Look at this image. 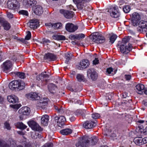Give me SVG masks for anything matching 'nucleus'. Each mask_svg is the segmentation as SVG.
<instances>
[{
  "label": "nucleus",
  "mask_w": 147,
  "mask_h": 147,
  "mask_svg": "<svg viewBox=\"0 0 147 147\" xmlns=\"http://www.w3.org/2000/svg\"><path fill=\"white\" fill-rule=\"evenodd\" d=\"M93 64L94 65H96L99 63V60L97 58H95L94 59L93 61Z\"/></svg>",
  "instance_id": "55"
},
{
  "label": "nucleus",
  "mask_w": 147,
  "mask_h": 147,
  "mask_svg": "<svg viewBox=\"0 0 147 147\" xmlns=\"http://www.w3.org/2000/svg\"><path fill=\"white\" fill-rule=\"evenodd\" d=\"M51 42V41L49 39L44 38L42 39V43L43 44H45L47 43H49Z\"/></svg>",
  "instance_id": "50"
},
{
  "label": "nucleus",
  "mask_w": 147,
  "mask_h": 147,
  "mask_svg": "<svg viewBox=\"0 0 147 147\" xmlns=\"http://www.w3.org/2000/svg\"><path fill=\"white\" fill-rule=\"evenodd\" d=\"M7 99L9 102L13 103H16L18 102V97L14 95L8 96Z\"/></svg>",
  "instance_id": "25"
},
{
  "label": "nucleus",
  "mask_w": 147,
  "mask_h": 147,
  "mask_svg": "<svg viewBox=\"0 0 147 147\" xmlns=\"http://www.w3.org/2000/svg\"><path fill=\"white\" fill-rule=\"evenodd\" d=\"M74 12L71 11H66L65 12L64 16L67 18H70L73 17Z\"/></svg>",
  "instance_id": "30"
},
{
  "label": "nucleus",
  "mask_w": 147,
  "mask_h": 147,
  "mask_svg": "<svg viewBox=\"0 0 147 147\" xmlns=\"http://www.w3.org/2000/svg\"><path fill=\"white\" fill-rule=\"evenodd\" d=\"M48 88L51 93L53 94L55 92V90L57 89V87L53 84H50L48 86Z\"/></svg>",
  "instance_id": "28"
},
{
  "label": "nucleus",
  "mask_w": 147,
  "mask_h": 147,
  "mask_svg": "<svg viewBox=\"0 0 147 147\" xmlns=\"http://www.w3.org/2000/svg\"><path fill=\"white\" fill-rule=\"evenodd\" d=\"M18 112V113L20 114L28 115L30 114V109L27 107H25L20 109Z\"/></svg>",
  "instance_id": "19"
},
{
  "label": "nucleus",
  "mask_w": 147,
  "mask_h": 147,
  "mask_svg": "<svg viewBox=\"0 0 147 147\" xmlns=\"http://www.w3.org/2000/svg\"><path fill=\"white\" fill-rule=\"evenodd\" d=\"M25 86V83L21 80H15L10 82L9 87L10 89L13 90H17L18 91L22 90Z\"/></svg>",
  "instance_id": "1"
},
{
  "label": "nucleus",
  "mask_w": 147,
  "mask_h": 147,
  "mask_svg": "<svg viewBox=\"0 0 147 147\" xmlns=\"http://www.w3.org/2000/svg\"><path fill=\"white\" fill-rule=\"evenodd\" d=\"M15 126L17 128L21 129H24L27 127L26 125L21 122H18L16 123L15 124Z\"/></svg>",
  "instance_id": "33"
},
{
  "label": "nucleus",
  "mask_w": 147,
  "mask_h": 147,
  "mask_svg": "<svg viewBox=\"0 0 147 147\" xmlns=\"http://www.w3.org/2000/svg\"><path fill=\"white\" fill-rule=\"evenodd\" d=\"M48 76L47 75L44 74L43 73L41 74L39 76H38L37 77V79L38 80H41L42 78H47Z\"/></svg>",
  "instance_id": "44"
},
{
  "label": "nucleus",
  "mask_w": 147,
  "mask_h": 147,
  "mask_svg": "<svg viewBox=\"0 0 147 147\" xmlns=\"http://www.w3.org/2000/svg\"><path fill=\"white\" fill-rule=\"evenodd\" d=\"M22 144L24 145V147H32V144L31 142H27L24 141Z\"/></svg>",
  "instance_id": "45"
},
{
  "label": "nucleus",
  "mask_w": 147,
  "mask_h": 147,
  "mask_svg": "<svg viewBox=\"0 0 147 147\" xmlns=\"http://www.w3.org/2000/svg\"><path fill=\"white\" fill-rule=\"evenodd\" d=\"M143 144H144L147 143V138L146 137L142 139Z\"/></svg>",
  "instance_id": "62"
},
{
  "label": "nucleus",
  "mask_w": 147,
  "mask_h": 147,
  "mask_svg": "<svg viewBox=\"0 0 147 147\" xmlns=\"http://www.w3.org/2000/svg\"><path fill=\"white\" fill-rule=\"evenodd\" d=\"M8 7L11 9L14 10L19 8L20 6L19 3L17 0H10L7 2Z\"/></svg>",
  "instance_id": "4"
},
{
  "label": "nucleus",
  "mask_w": 147,
  "mask_h": 147,
  "mask_svg": "<svg viewBox=\"0 0 147 147\" xmlns=\"http://www.w3.org/2000/svg\"><path fill=\"white\" fill-rule=\"evenodd\" d=\"M87 136H90V139H88L89 140V145L90 144V139L91 140V145L95 144L98 141V139L95 136H92L91 135H87Z\"/></svg>",
  "instance_id": "29"
},
{
  "label": "nucleus",
  "mask_w": 147,
  "mask_h": 147,
  "mask_svg": "<svg viewBox=\"0 0 147 147\" xmlns=\"http://www.w3.org/2000/svg\"><path fill=\"white\" fill-rule=\"evenodd\" d=\"M36 1H32L31 0H23V5L26 7H32L36 4Z\"/></svg>",
  "instance_id": "17"
},
{
  "label": "nucleus",
  "mask_w": 147,
  "mask_h": 147,
  "mask_svg": "<svg viewBox=\"0 0 147 147\" xmlns=\"http://www.w3.org/2000/svg\"><path fill=\"white\" fill-rule=\"evenodd\" d=\"M117 37V36L116 35L113 34H112L109 38V43L111 44H113L116 40Z\"/></svg>",
  "instance_id": "37"
},
{
  "label": "nucleus",
  "mask_w": 147,
  "mask_h": 147,
  "mask_svg": "<svg viewBox=\"0 0 147 147\" xmlns=\"http://www.w3.org/2000/svg\"><path fill=\"white\" fill-rule=\"evenodd\" d=\"M116 9L115 6H113L108 11L109 12L111 16L113 18H117L120 16L119 13L117 11Z\"/></svg>",
  "instance_id": "11"
},
{
  "label": "nucleus",
  "mask_w": 147,
  "mask_h": 147,
  "mask_svg": "<svg viewBox=\"0 0 147 147\" xmlns=\"http://www.w3.org/2000/svg\"><path fill=\"white\" fill-rule=\"evenodd\" d=\"M4 127L8 130H10L11 128L9 123L8 121H6L5 122Z\"/></svg>",
  "instance_id": "42"
},
{
  "label": "nucleus",
  "mask_w": 147,
  "mask_h": 147,
  "mask_svg": "<svg viewBox=\"0 0 147 147\" xmlns=\"http://www.w3.org/2000/svg\"><path fill=\"white\" fill-rule=\"evenodd\" d=\"M94 122L91 121H87L83 124V127L86 129H90L94 127Z\"/></svg>",
  "instance_id": "26"
},
{
  "label": "nucleus",
  "mask_w": 147,
  "mask_h": 147,
  "mask_svg": "<svg viewBox=\"0 0 147 147\" xmlns=\"http://www.w3.org/2000/svg\"><path fill=\"white\" fill-rule=\"evenodd\" d=\"M0 23L6 30H8L10 28L11 26L9 23L3 18H0Z\"/></svg>",
  "instance_id": "20"
},
{
  "label": "nucleus",
  "mask_w": 147,
  "mask_h": 147,
  "mask_svg": "<svg viewBox=\"0 0 147 147\" xmlns=\"http://www.w3.org/2000/svg\"><path fill=\"white\" fill-rule=\"evenodd\" d=\"M134 141L135 143L137 145H141L143 144L142 139V138H136L134 139Z\"/></svg>",
  "instance_id": "38"
},
{
  "label": "nucleus",
  "mask_w": 147,
  "mask_h": 147,
  "mask_svg": "<svg viewBox=\"0 0 147 147\" xmlns=\"http://www.w3.org/2000/svg\"><path fill=\"white\" fill-rule=\"evenodd\" d=\"M4 98L3 96L0 95V103H1L3 101Z\"/></svg>",
  "instance_id": "63"
},
{
  "label": "nucleus",
  "mask_w": 147,
  "mask_h": 147,
  "mask_svg": "<svg viewBox=\"0 0 147 147\" xmlns=\"http://www.w3.org/2000/svg\"><path fill=\"white\" fill-rule=\"evenodd\" d=\"M92 40L97 43H101L105 42V38L102 34L96 33L93 35Z\"/></svg>",
  "instance_id": "5"
},
{
  "label": "nucleus",
  "mask_w": 147,
  "mask_h": 147,
  "mask_svg": "<svg viewBox=\"0 0 147 147\" xmlns=\"http://www.w3.org/2000/svg\"><path fill=\"white\" fill-rule=\"evenodd\" d=\"M90 65L89 61L87 59L82 60L79 64L77 65V68L81 70L88 67Z\"/></svg>",
  "instance_id": "10"
},
{
  "label": "nucleus",
  "mask_w": 147,
  "mask_h": 147,
  "mask_svg": "<svg viewBox=\"0 0 147 147\" xmlns=\"http://www.w3.org/2000/svg\"><path fill=\"white\" fill-rule=\"evenodd\" d=\"M113 69L112 67H109L107 69V73L108 74H110L111 73V72L113 71Z\"/></svg>",
  "instance_id": "56"
},
{
  "label": "nucleus",
  "mask_w": 147,
  "mask_h": 147,
  "mask_svg": "<svg viewBox=\"0 0 147 147\" xmlns=\"http://www.w3.org/2000/svg\"><path fill=\"white\" fill-rule=\"evenodd\" d=\"M31 37V33L30 31H28L27 32V34L25 37L26 40H29Z\"/></svg>",
  "instance_id": "48"
},
{
  "label": "nucleus",
  "mask_w": 147,
  "mask_h": 147,
  "mask_svg": "<svg viewBox=\"0 0 147 147\" xmlns=\"http://www.w3.org/2000/svg\"><path fill=\"white\" fill-rule=\"evenodd\" d=\"M44 59H47L50 61H53L56 60V56L52 53H48L45 54L44 55Z\"/></svg>",
  "instance_id": "23"
},
{
  "label": "nucleus",
  "mask_w": 147,
  "mask_h": 147,
  "mask_svg": "<svg viewBox=\"0 0 147 147\" xmlns=\"http://www.w3.org/2000/svg\"><path fill=\"white\" fill-rule=\"evenodd\" d=\"M53 38L54 39L59 40H65V36H63L55 35L53 36Z\"/></svg>",
  "instance_id": "36"
},
{
  "label": "nucleus",
  "mask_w": 147,
  "mask_h": 147,
  "mask_svg": "<svg viewBox=\"0 0 147 147\" xmlns=\"http://www.w3.org/2000/svg\"><path fill=\"white\" fill-rule=\"evenodd\" d=\"M127 96V93L124 92L122 94L121 97L122 98H125Z\"/></svg>",
  "instance_id": "60"
},
{
  "label": "nucleus",
  "mask_w": 147,
  "mask_h": 147,
  "mask_svg": "<svg viewBox=\"0 0 147 147\" xmlns=\"http://www.w3.org/2000/svg\"><path fill=\"white\" fill-rule=\"evenodd\" d=\"M77 34L78 39H79L81 38H83L85 37L84 34Z\"/></svg>",
  "instance_id": "54"
},
{
  "label": "nucleus",
  "mask_w": 147,
  "mask_h": 147,
  "mask_svg": "<svg viewBox=\"0 0 147 147\" xmlns=\"http://www.w3.org/2000/svg\"><path fill=\"white\" fill-rule=\"evenodd\" d=\"M49 117L47 115H45L42 116L41 118V124L44 126H47L48 124V121Z\"/></svg>",
  "instance_id": "22"
},
{
  "label": "nucleus",
  "mask_w": 147,
  "mask_h": 147,
  "mask_svg": "<svg viewBox=\"0 0 147 147\" xmlns=\"http://www.w3.org/2000/svg\"><path fill=\"white\" fill-rule=\"evenodd\" d=\"M91 0H73V1L77 4L83 3V2H87L90 1ZM81 4H80V5Z\"/></svg>",
  "instance_id": "43"
},
{
  "label": "nucleus",
  "mask_w": 147,
  "mask_h": 147,
  "mask_svg": "<svg viewBox=\"0 0 147 147\" xmlns=\"http://www.w3.org/2000/svg\"><path fill=\"white\" fill-rule=\"evenodd\" d=\"M39 22L37 19H33L31 20L28 23L29 26L32 29H34L37 28L39 25Z\"/></svg>",
  "instance_id": "18"
},
{
  "label": "nucleus",
  "mask_w": 147,
  "mask_h": 147,
  "mask_svg": "<svg viewBox=\"0 0 147 147\" xmlns=\"http://www.w3.org/2000/svg\"><path fill=\"white\" fill-rule=\"evenodd\" d=\"M28 124L33 130L38 131H41L42 130L39 125L34 121L32 120L28 121Z\"/></svg>",
  "instance_id": "6"
},
{
  "label": "nucleus",
  "mask_w": 147,
  "mask_h": 147,
  "mask_svg": "<svg viewBox=\"0 0 147 147\" xmlns=\"http://www.w3.org/2000/svg\"><path fill=\"white\" fill-rule=\"evenodd\" d=\"M55 109L58 113H62L64 112V109L62 107L60 106H55Z\"/></svg>",
  "instance_id": "39"
},
{
  "label": "nucleus",
  "mask_w": 147,
  "mask_h": 147,
  "mask_svg": "<svg viewBox=\"0 0 147 147\" xmlns=\"http://www.w3.org/2000/svg\"><path fill=\"white\" fill-rule=\"evenodd\" d=\"M76 78L78 81L79 82H84L85 80L84 75L81 74H78Z\"/></svg>",
  "instance_id": "34"
},
{
  "label": "nucleus",
  "mask_w": 147,
  "mask_h": 147,
  "mask_svg": "<svg viewBox=\"0 0 147 147\" xmlns=\"http://www.w3.org/2000/svg\"><path fill=\"white\" fill-rule=\"evenodd\" d=\"M130 10V8L129 5H126L123 7V10L125 13H128Z\"/></svg>",
  "instance_id": "41"
},
{
  "label": "nucleus",
  "mask_w": 147,
  "mask_h": 147,
  "mask_svg": "<svg viewBox=\"0 0 147 147\" xmlns=\"http://www.w3.org/2000/svg\"><path fill=\"white\" fill-rule=\"evenodd\" d=\"M54 119L55 121L57 122V125L60 127L64 125L65 122L66 120L65 117L62 116L59 117L56 116L55 117Z\"/></svg>",
  "instance_id": "9"
},
{
  "label": "nucleus",
  "mask_w": 147,
  "mask_h": 147,
  "mask_svg": "<svg viewBox=\"0 0 147 147\" xmlns=\"http://www.w3.org/2000/svg\"><path fill=\"white\" fill-rule=\"evenodd\" d=\"M0 146L1 147H10L9 145L5 143L4 142H1L0 141Z\"/></svg>",
  "instance_id": "47"
},
{
  "label": "nucleus",
  "mask_w": 147,
  "mask_h": 147,
  "mask_svg": "<svg viewBox=\"0 0 147 147\" xmlns=\"http://www.w3.org/2000/svg\"><path fill=\"white\" fill-rule=\"evenodd\" d=\"M31 136L32 138L34 139H36L38 138H42V136L38 132H33L31 133Z\"/></svg>",
  "instance_id": "32"
},
{
  "label": "nucleus",
  "mask_w": 147,
  "mask_h": 147,
  "mask_svg": "<svg viewBox=\"0 0 147 147\" xmlns=\"http://www.w3.org/2000/svg\"><path fill=\"white\" fill-rule=\"evenodd\" d=\"M131 45L130 44H129L128 45V47H127V50H126V52H128V53L130 51L132 48Z\"/></svg>",
  "instance_id": "57"
},
{
  "label": "nucleus",
  "mask_w": 147,
  "mask_h": 147,
  "mask_svg": "<svg viewBox=\"0 0 147 147\" xmlns=\"http://www.w3.org/2000/svg\"><path fill=\"white\" fill-rule=\"evenodd\" d=\"M125 78L127 80H129L131 79V75H125Z\"/></svg>",
  "instance_id": "61"
},
{
  "label": "nucleus",
  "mask_w": 147,
  "mask_h": 147,
  "mask_svg": "<svg viewBox=\"0 0 147 147\" xmlns=\"http://www.w3.org/2000/svg\"><path fill=\"white\" fill-rule=\"evenodd\" d=\"M49 100L48 98H43L40 100L39 102L37 103L36 106L39 108H45L44 106L47 105Z\"/></svg>",
  "instance_id": "15"
},
{
  "label": "nucleus",
  "mask_w": 147,
  "mask_h": 147,
  "mask_svg": "<svg viewBox=\"0 0 147 147\" xmlns=\"http://www.w3.org/2000/svg\"><path fill=\"white\" fill-rule=\"evenodd\" d=\"M15 73L18 77L20 78L24 79L25 77V75L24 73L16 72Z\"/></svg>",
  "instance_id": "40"
},
{
  "label": "nucleus",
  "mask_w": 147,
  "mask_h": 147,
  "mask_svg": "<svg viewBox=\"0 0 147 147\" xmlns=\"http://www.w3.org/2000/svg\"><path fill=\"white\" fill-rule=\"evenodd\" d=\"M19 13L21 14L25 15L26 16L28 15V12L26 11L22 10L20 11Z\"/></svg>",
  "instance_id": "52"
},
{
  "label": "nucleus",
  "mask_w": 147,
  "mask_h": 147,
  "mask_svg": "<svg viewBox=\"0 0 147 147\" xmlns=\"http://www.w3.org/2000/svg\"><path fill=\"white\" fill-rule=\"evenodd\" d=\"M26 97L28 99L32 100H37L40 98V96L36 92H32L27 94Z\"/></svg>",
  "instance_id": "16"
},
{
  "label": "nucleus",
  "mask_w": 147,
  "mask_h": 147,
  "mask_svg": "<svg viewBox=\"0 0 147 147\" xmlns=\"http://www.w3.org/2000/svg\"><path fill=\"white\" fill-rule=\"evenodd\" d=\"M66 30L70 32H75L78 28V27L77 26H75L72 23H67L65 26Z\"/></svg>",
  "instance_id": "12"
},
{
  "label": "nucleus",
  "mask_w": 147,
  "mask_h": 147,
  "mask_svg": "<svg viewBox=\"0 0 147 147\" xmlns=\"http://www.w3.org/2000/svg\"><path fill=\"white\" fill-rule=\"evenodd\" d=\"M12 64L11 62L8 60L3 63V71L6 73H7L9 71H10V69L12 66Z\"/></svg>",
  "instance_id": "13"
},
{
  "label": "nucleus",
  "mask_w": 147,
  "mask_h": 147,
  "mask_svg": "<svg viewBox=\"0 0 147 147\" xmlns=\"http://www.w3.org/2000/svg\"><path fill=\"white\" fill-rule=\"evenodd\" d=\"M88 77L90 78L92 80H96L98 77V74L95 70L93 68L89 69L87 71Z\"/></svg>",
  "instance_id": "7"
},
{
  "label": "nucleus",
  "mask_w": 147,
  "mask_h": 147,
  "mask_svg": "<svg viewBox=\"0 0 147 147\" xmlns=\"http://www.w3.org/2000/svg\"><path fill=\"white\" fill-rule=\"evenodd\" d=\"M78 113L79 114H80L83 116H84L86 113V110H80L77 111Z\"/></svg>",
  "instance_id": "46"
},
{
  "label": "nucleus",
  "mask_w": 147,
  "mask_h": 147,
  "mask_svg": "<svg viewBox=\"0 0 147 147\" xmlns=\"http://www.w3.org/2000/svg\"><path fill=\"white\" fill-rule=\"evenodd\" d=\"M128 41V39L125 37L123 38L121 41H119L118 42V47L122 53L126 54L128 53L126 52L127 47L126 44Z\"/></svg>",
  "instance_id": "3"
},
{
  "label": "nucleus",
  "mask_w": 147,
  "mask_h": 147,
  "mask_svg": "<svg viewBox=\"0 0 147 147\" xmlns=\"http://www.w3.org/2000/svg\"><path fill=\"white\" fill-rule=\"evenodd\" d=\"M72 132V130L69 128H67L61 130L60 133L63 135H66L71 134Z\"/></svg>",
  "instance_id": "31"
},
{
  "label": "nucleus",
  "mask_w": 147,
  "mask_h": 147,
  "mask_svg": "<svg viewBox=\"0 0 147 147\" xmlns=\"http://www.w3.org/2000/svg\"><path fill=\"white\" fill-rule=\"evenodd\" d=\"M69 38L71 40L78 39L77 34H71L69 36Z\"/></svg>",
  "instance_id": "49"
},
{
  "label": "nucleus",
  "mask_w": 147,
  "mask_h": 147,
  "mask_svg": "<svg viewBox=\"0 0 147 147\" xmlns=\"http://www.w3.org/2000/svg\"><path fill=\"white\" fill-rule=\"evenodd\" d=\"M34 13L37 15L40 16L43 13L42 7L40 5H36L33 8Z\"/></svg>",
  "instance_id": "14"
},
{
  "label": "nucleus",
  "mask_w": 147,
  "mask_h": 147,
  "mask_svg": "<svg viewBox=\"0 0 147 147\" xmlns=\"http://www.w3.org/2000/svg\"><path fill=\"white\" fill-rule=\"evenodd\" d=\"M69 119L71 121H73L75 120V118L74 117L72 116L69 118Z\"/></svg>",
  "instance_id": "64"
},
{
  "label": "nucleus",
  "mask_w": 147,
  "mask_h": 147,
  "mask_svg": "<svg viewBox=\"0 0 147 147\" xmlns=\"http://www.w3.org/2000/svg\"><path fill=\"white\" fill-rule=\"evenodd\" d=\"M90 136H85L80 138V140L76 144V147H87L89 145V139Z\"/></svg>",
  "instance_id": "2"
},
{
  "label": "nucleus",
  "mask_w": 147,
  "mask_h": 147,
  "mask_svg": "<svg viewBox=\"0 0 147 147\" xmlns=\"http://www.w3.org/2000/svg\"><path fill=\"white\" fill-rule=\"evenodd\" d=\"M92 117L93 119H96L100 117V115L98 113H94L92 115Z\"/></svg>",
  "instance_id": "51"
},
{
  "label": "nucleus",
  "mask_w": 147,
  "mask_h": 147,
  "mask_svg": "<svg viewBox=\"0 0 147 147\" xmlns=\"http://www.w3.org/2000/svg\"><path fill=\"white\" fill-rule=\"evenodd\" d=\"M138 26L143 31H147V21H141L138 24Z\"/></svg>",
  "instance_id": "21"
},
{
  "label": "nucleus",
  "mask_w": 147,
  "mask_h": 147,
  "mask_svg": "<svg viewBox=\"0 0 147 147\" xmlns=\"http://www.w3.org/2000/svg\"><path fill=\"white\" fill-rule=\"evenodd\" d=\"M136 88L138 90V94H143L144 90V85L142 84H139L136 86Z\"/></svg>",
  "instance_id": "27"
},
{
  "label": "nucleus",
  "mask_w": 147,
  "mask_h": 147,
  "mask_svg": "<svg viewBox=\"0 0 147 147\" xmlns=\"http://www.w3.org/2000/svg\"><path fill=\"white\" fill-rule=\"evenodd\" d=\"M73 56V55L71 53H66L65 54V58L66 59L65 62L67 63Z\"/></svg>",
  "instance_id": "35"
},
{
  "label": "nucleus",
  "mask_w": 147,
  "mask_h": 147,
  "mask_svg": "<svg viewBox=\"0 0 147 147\" xmlns=\"http://www.w3.org/2000/svg\"><path fill=\"white\" fill-rule=\"evenodd\" d=\"M53 144L51 143H47L43 145L42 147H52Z\"/></svg>",
  "instance_id": "53"
},
{
  "label": "nucleus",
  "mask_w": 147,
  "mask_h": 147,
  "mask_svg": "<svg viewBox=\"0 0 147 147\" xmlns=\"http://www.w3.org/2000/svg\"><path fill=\"white\" fill-rule=\"evenodd\" d=\"M7 16L8 18L9 19L12 18L13 17V15L11 13L9 12H7Z\"/></svg>",
  "instance_id": "58"
},
{
  "label": "nucleus",
  "mask_w": 147,
  "mask_h": 147,
  "mask_svg": "<svg viewBox=\"0 0 147 147\" xmlns=\"http://www.w3.org/2000/svg\"><path fill=\"white\" fill-rule=\"evenodd\" d=\"M128 103V102L126 100H123L121 102L120 105H121L123 106H124L126 104Z\"/></svg>",
  "instance_id": "59"
},
{
  "label": "nucleus",
  "mask_w": 147,
  "mask_h": 147,
  "mask_svg": "<svg viewBox=\"0 0 147 147\" xmlns=\"http://www.w3.org/2000/svg\"><path fill=\"white\" fill-rule=\"evenodd\" d=\"M45 25L49 26V28L55 29L60 28L62 26V24L60 23H57L53 24L49 23L45 24Z\"/></svg>",
  "instance_id": "24"
},
{
  "label": "nucleus",
  "mask_w": 147,
  "mask_h": 147,
  "mask_svg": "<svg viewBox=\"0 0 147 147\" xmlns=\"http://www.w3.org/2000/svg\"><path fill=\"white\" fill-rule=\"evenodd\" d=\"M140 20V15L137 12H134L132 16L131 21L134 26H136L139 21Z\"/></svg>",
  "instance_id": "8"
}]
</instances>
